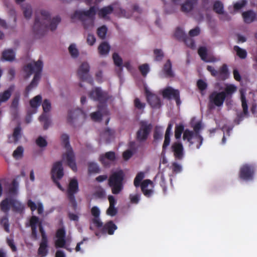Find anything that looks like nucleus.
Segmentation results:
<instances>
[{"mask_svg":"<svg viewBox=\"0 0 257 257\" xmlns=\"http://www.w3.org/2000/svg\"><path fill=\"white\" fill-rule=\"evenodd\" d=\"M183 139L184 141L187 140L189 143V146H191L195 143H197L195 140V135L193 131L186 129L184 131L183 134Z\"/></svg>","mask_w":257,"mask_h":257,"instance_id":"nucleus-31","label":"nucleus"},{"mask_svg":"<svg viewBox=\"0 0 257 257\" xmlns=\"http://www.w3.org/2000/svg\"><path fill=\"white\" fill-rule=\"evenodd\" d=\"M64 176L63 168L61 161H58L54 163L51 170V176L53 182L58 188L63 191L64 189L59 182Z\"/></svg>","mask_w":257,"mask_h":257,"instance_id":"nucleus-11","label":"nucleus"},{"mask_svg":"<svg viewBox=\"0 0 257 257\" xmlns=\"http://www.w3.org/2000/svg\"><path fill=\"white\" fill-rule=\"evenodd\" d=\"M124 177V172L121 170L114 172L109 176L108 185L112 194H118L123 190Z\"/></svg>","mask_w":257,"mask_h":257,"instance_id":"nucleus-4","label":"nucleus"},{"mask_svg":"<svg viewBox=\"0 0 257 257\" xmlns=\"http://www.w3.org/2000/svg\"><path fill=\"white\" fill-rule=\"evenodd\" d=\"M23 13L26 18L29 19L31 17L32 14V9L30 5H27L23 7Z\"/></svg>","mask_w":257,"mask_h":257,"instance_id":"nucleus-60","label":"nucleus"},{"mask_svg":"<svg viewBox=\"0 0 257 257\" xmlns=\"http://www.w3.org/2000/svg\"><path fill=\"white\" fill-rule=\"evenodd\" d=\"M198 53L201 59L204 62H214L217 60L215 57L208 55L207 49L205 47H200L198 49Z\"/></svg>","mask_w":257,"mask_h":257,"instance_id":"nucleus-21","label":"nucleus"},{"mask_svg":"<svg viewBox=\"0 0 257 257\" xmlns=\"http://www.w3.org/2000/svg\"><path fill=\"white\" fill-rule=\"evenodd\" d=\"M30 226L31 228V238L33 240H36L38 239L37 227L38 226L39 231L41 233L42 239L47 240V236L45 230L43 227L42 222L39 220L38 217L33 215L30 219Z\"/></svg>","mask_w":257,"mask_h":257,"instance_id":"nucleus-7","label":"nucleus"},{"mask_svg":"<svg viewBox=\"0 0 257 257\" xmlns=\"http://www.w3.org/2000/svg\"><path fill=\"white\" fill-rule=\"evenodd\" d=\"M184 131V125L182 123L176 124L175 127V137L176 139L179 140Z\"/></svg>","mask_w":257,"mask_h":257,"instance_id":"nucleus-47","label":"nucleus"},{"mask_svg":"<svg viewBox=\"0 0 257 257\" xmlns=\"http://www.w3.org/2000/svg\"><path fill=\"white\" fill-rule=\"evenodd\" d=\"M78 191L79 187L77 180L76 179H71L68 186L67 191V197L75 196V194H76Z\"/></svg>","mask_w":257,"mask_h":257,"instance_id":"nucleus-22","label":"nucleus"},{"mask_svg":"<svg viewBox=\"0 0 257 257\" xmlns=\"http://www.w3.org/2000/svg\"><path fill=\"white\" fill-rule=\"evenodd\" d=\"M48 239L41 240L38 253L42 257L45 256L48 253Z\"/></svg>","mask_w":257,"mask_h":257,"instance_id":"nucleus-37","label":"nucleus"},{"mask_svg":"<svg viewBox=\"0 0 257 257\" xmlns=\"http://www.w3.org/2000/svg\"><path fill=\"white\" fill-rule=\"evenodd\" d=\"M255 170V167L253 165L244 164L240 168L239 177L244 181L252 180Z\"/></svg>","mask_w":257,"mask_h":257,"instance_id":"nucleus-12","label":"nucleus"},{"mask_svg":"<svg viewBox=\"0 0 257 257\" xmlns=\"http://www.w3.org/2000/svg\"><path fill=\"white\" fill-rule=\"evenodd\" d=\"M30 226L31 228V238L33 240H36L38 239L37 227L38 226L39 231L41 233L42 239L47 240V236L45 230L43 227L42 222L39 220L38 217L33 215L30 219Z\"/></svg>","mask_w":257,"mask_h":257,"instance_id":"nucleus-8","label":"nucleus"},{"mask_svg":"<svg viewBox=\"0 0 257 257\" xmlns=\"http://www.w3.org/2000/svg\"><path fill=\"white\" fill-rule=\"evenodd\" d=\"M117 228V226L113 223L112 220H110L106 222L101 229V232L102 233H107L109 235H112L114 232Z\"/></svg>","mask_w":257,"mask_h":257,"instance_id":"nucleus-25","label":"nucleus"},{"mask_svg":"<svg viewBox=\"0 0 257 257\" xmlns=\"http://www.w3.org/2000/svg\"><path fill=\"white\" fill-rule=\"evenodd\" d=\"M233 50L236 52V55L241 59H245L247 57V52L245 49H242L236 45L233 47Z\"/></svg>","mask_w":257,"mask_h":257,"instance_id":"nucleus-48","label":"nucleus"},{"mask_svg":"<svg viewBox=\"0 0 257 257\" xmlns=\"http://www.w3.org/2000/svg\"><path fill=\"white\" fill-rule=\"evenodd\" d=\"M113 11L114 14L117 15L119 17L128 18L132 16L131 13L126 12L120 8L113 7L111 5L100 9L98 11V15L100 18H105L107 15L111 14Z\"/></svg>","mask_w":257,"mask_h":257,"instance_id":"nucleus-9","label":"nucleus"},{"mask_svg":"<svg viewBox=\"0 0 257 257\" xmlns=\"http://www.w3.org/2000/svg\"><path fill=\"white\" fill-rule=\"evenodd\" d=\"M241 106L243 109V113H240L238 115V117L240 119H241L243 117V115H248V106L247 104V100L246 99V97L245 95L243 93H241Z\"/></svg>","mask_w":257,"mask_h":257,"instance_id":"nucleus-38","label":"nucleus"},{"mask_svg":"<svg viewBox=\"0 0 257 257\" xmlns=\"http://www.w3.org/2000/svg\"><path fill=\"white\" fill-rule=\"evenodd\" d=\"M145 93L147 101L152 107L159 108L161 107V100L157 95L152 93L147 89H145Z\"/></svg>","mask_w":257,"mask_h":257,"instance_id":"nucleus-15","label":"nucleus"},{"mask_svg":"<svg viewBox=\"0 0 257 257\" xmlns=\"http://www.w3.org/2000/svg\"><path fill=\"white\" fill-rule=\"evenodd\" d=\"M115 160V153L112 151L107 152L99 157V161L105 167H109L110 165V162H113Z\"/></svg>","mask_w":257,"mask_h":257,"instance_id":"nucleus-18","label":"nucleus"},{"mask_svg":"<svg viewBox=\"0 0 257 257\" xmlns=\"http://www.w3.org/2000/svg\"><path fill=\"white\" fill-rule=\"evenodd\" d=\"M194 134L195 135V140L197 142L196 148L199 149L202 144L203 138L200 135L199 132L201 128V124L200 122H197L194 126Z\"/></svg>","mask_w":257,"mask_h":257,"instance_id":"nucleus-23","label":"nucleus"},{"mask_svg":"<svg viewBox=\"0 0 257 257\" xmlns=\"http://www.w3.org/2000/svg\"><path fill=\"white\" fill-rule=\"evenodd\" d=\"M162 95L164 98H166L169 99L172 98H174L178 106L181 103L180 93L177 89H174L171 87H168L163 90Z\"/></svg>","mask_w":257,"mask_h":257,"instance_id":"nucleus-14","label":"nucleus"},{"mask_svg":"<svg viewBox=\"0 0 257 257\" xmlns=\"http://www.w3.org/2000/svg\"><path fill=\"white\" fill-rule=\"evenodd\" d=\"M42 107L44 111L43 113H47L51 108V104L50 101L48 99H45L42 103Z\"/></svg>","mask_w":257,"mask_h":257,"instance_id":"nucleus-61","label":"nucleus"},{"mask_svg":"<svg viewBox=\"0 0 257 257\" xmlns=\"http://www.w3.org/2000/svg\"><path fill=\"white\" fill-rule=\"evenodd\" d=\"M198 1V0H186L181 5V11L186 13L192 11L195 6L197 4Z\"/></svg>","mask_w":257,"mask_h":257,"instance_id":"nucleus-26","label":"nucleus"},{"mask_svg":"<svg viewBox=\"0 0 257 257\" xmlns=\"http://www.w3.org/2000/svg\"><path fill=\"white\" fill-rule=\"evenodd\" d=\"M39 120L44 123L43 128L47 130L51 124V120L47 113H42L39 117Z\"/></svg>","mask_w":257,"mask_h":257,"instance_id":"nucleus-44","label":"nucleus"},{"mask_svg":"<svg viewBox=\"0 0 257 257\" xmlns=\"http://www.w3.org/2000/svg\"><path fill=\"white\" fill-rule=\"evenodd\" d=\"M247 4L246 0H241L236 2L233 5L234 10L238 11L244 7Z\"/></svg>","mask_w":257,"mask_h":257,"instance_id":"nucleus-63","label":"nucleus"},{"mask_svg":"<svg viewBox=\"0 0 257 257\" xmlns=\"http://www.w3.org/2000/svg\"><path fill=\"white\" fill-rule=\"evenodd\" d=\"M0 224L2 225L7 232H10V224L9 222L8 214H6L5 216L2 217L0 219Z\"/></svg>","mask_w":257,"mask_h":257,"instance_id":"nucleus-51","label":"nucleus"},{"mask_svg":"<svg viewBox=\"0 0 257 257\" xmlns=\"http://www.w3.org/2000/svg\"><path fill=\"white\" fill-rule=\"evenodd\" d=\"M155 181L159 182V184L163 189L164 193H166L167 187L166 182L163 174H158L155 178Z\"/></svg>","mask_w":257,"mask_h":257,"instance_id":"nucleus-43","label":"nucleus"},{"mask_svg":"<svg viewBox=\"0 0 257 257\" xmlns=\"http://www.w3.org/2000/svg\"><path fill=\"white\" fill-rule=\"evenodd\" d=\"M144 178V174L143 172H140L138 173L134 179V184L135 186L136 187H138L140 186H141V182Z\"/></svg>","mask_w":257,"mask_h":257,"instance_id":"nucleus-53","label":"nucleus"},{"mask_svg":"<svg viewBox=\"0 0 257 257\" xmlns=\"http://www.w3.org/2000/svg\"><path fill=\"white\" fill-rule=\"evenodd\" d=\"M213 9L218 14H223L224 13L223 5L220 1H216L214 2Z\"/></svg>","mask_w":257,"mask_h":257,"instance_id":"nucleus-49","label":"nucleus"},{"mask_svg":"<svg viewBox=\"0 0 257 257\" xmlns=\"http://www.w3.org/2000/svg\"><path fill=\"white\" fill-rule=\"evenodd\" d=\"M110 48L109 44L106 42H103L98 46V50L100 55H106L108 54Z\"/></svg>","mask_w":257,"mask_h":257,"instance_id":"nucleus-42","label":"nucleus"},{"mask_svg":"<svg viewBox=\"0 0 257 257\" xmlns=\"http://www.w3.org/2000/svg\"><path fill=\"white\" fill-rule=\"evenodd\" d=\"M13 198H6L0 203V209L6 214H8L10 209L12 208Z\"/></svg>","mask_w":257,"mask_h":257,"instance_id":"nucleus-28","label":"nucleus"},{"mask_svg":"<svg viewBox=\"0 0 257 257\" xmlns=\"http://www.w3.org/2000/svg\"><path fill=\"white\" fill-rule=\"evenodd\" d=\"M107 31V27L103 25L98 28L97 30V34L98 36L101 39L105 38L106 35Z\"/></svg>","mask_w":257,"mask_h":257,"instance_id":"nucleus-54","label":"nucleus"},{"mask_svg":"<svg viewBox=\"0 0 257 257\" xmlns=\"http://www.w3.org/2000/svg\"><path fill=\"white\" fill-rule=\"evenodd\" d=\"M27 205L32 212L37 209L39 214H41L44 211L43 205L41 202L38 203L37 205L34 202L30 199L28 200Z\"/></svg>","mask_w":257,"mask_h":257,"instance_id":"nucleus-32","label":"nucleus"},{"mask_svg":"<svg viewBox=\"0 0 257 257\" xmlns=\"http://www.w3.org/2000/svg\"><path fill=\"white\" fill-rule=\"evenodd\" d=\"M139 70L142 75L144 77H146L150 70L149 65L147 63L141 65L139 67Z\"/></svg>","mask_w":257,"mask_h":257,"instance_id":"nucleus-58","label":"nucleus"},{"mask_svg":"<svg viewBox=\"0 0 257 257\" xmlns=\"http://www.w3.org/2000/svg\"><path fill=\"white\" fill-rule=\"evenodd\" d=\"M223 92L213 91L209 96V104H213L216 106H222L225 100Z\"/></svg>","mask_w":257,"mask_h":257,"instance_id":"nucleus-13","label":"nucleus"},{"mask_svg":"<svg viewBox=\"0 0 257 257\" xmlns=\"http://www.w3.org/2000/svg\"><path fill=\"white\" fill-rule=\"evenodd\" d=\"M14 88V85H11L8 89L0 93V106L2 103L6 102L10 98Z\"/></svg>","mask_w":257,"mask_h":257,"instance_id":"nucleus-29","label":"nucleus"},{"mask_svg":"<svg viewBox=\"0 0 257 257\" xmlns=\"http://www.w3.org/2000/svg\"><path fill=\"white\" fill-rule=\"evenodd\" d=\"M173 123L172 122H170L168 123V126L167 127L165 134V139L162 146V154H165L166 153V151L170 145V136L172 134V129L173 127Z\"/></svg>","mask_w":257,"mask_h":257,"instance_id":"nucleus-20","label":"nucleus"},{"mask_svg":"<svg viewBox=\"0 0 257 257\" xmlns=\"http://www.w3.org/2000/svg\"><path fill=\"white\" fill-rule=\"evenodd\" d=\"M171 149L176 159L181 160L184 157V148L180 142H176L172 144Z\"/></svg>","mask_w":257,"mask_h":257,"instance_id":"nucleus-17","label":"nucleus"},{"mask_svg":"<svg viewBox=\"0 0 257 257\" xmlns=\"http://www.w3.org/2000/svg\"><path fill=\"white\" fill-rule=\"evenodd\" d=\"M15 54L11 49L5 50L2 53V58L8 61H12L15 59Z\"/></svg>","mask_w":257,"mask_h":257,"instance_id":"nucleus-40","label":"nucleus"},{"mask_svg":"<svg viewBox=\"0 0 257 257\" xmlns=\"http://www.w3.org/2000/svg\"><path fill=\"white\" fill-rule=\"evenodd\" d=\"M236 90V87L233 85L230 84L227 85L224 89V91H221V92H223L224 96H225V99L229 96L231 97L233 93H234Z\"/></svg>","mask_w":257,"mask_h":257,"instance_id":"nucleus-45","label":"nucleus"},{"mask_svg":"<svg viewBox=\"0 0 257 257\" xmlns=\"http://www.w3.org/2000/svg\"><path fill=\"white\" fill-rule=\"evenodd\" d=\"M61 21V18L57 16L52 20L50 13L45 10L37 12L33 31L37 38H40L44 35L48 30L52 31L55 30Z\"/></svg>","mask_w":257,"mask_h":257,"instance_id":"nucleus-1","label":"nucleus"},{"mask_svg":"<svg viewBox=\"0 0 257 257\" xmlns=\"http://www.w3.org/2000/svg\"><path fill=\"white\" fill-rule=\"evenodd\" d=\"M88 170L89 174L98 173L100 172V169L98 165L94 162H90L88 164Z\"/></svg>","mask_w":257,"mask_h":257,"instance_id":"nucleus-52","label":"nucleus"},{"mask_svg":"<svg viewBox=\"0 0 257 257\" xmlns=\"http://www.w3.org/2000/svg\"><path fill=\"white\" fill-rule=\"evenodd\" d=\"M89 97L94 101L99 102L102 107H106V103L110 98L108 93L103 91L100 87L91 90L88 94Z\"/></svg>","mask_w":257,"mask_h":257,"instance_id":"nucleus-10","label":"nucleus"},{"mask_svg":"<svg viewBox=\"0 0 257 257\" xmlns=\"http://www.w3.org/2000/svg\"><path fill=\"white\" fill-rule=\"evenodd\" d=\"M216 78L219 80H225L229 76V72L226 64H223L218 70H217Z\"/></svg>","mask_w":257,"mask_h":257,"instance_id":"nucleus-30","label":"nucleus"},{"mask_svg":"<svg viewBox=\"0 0 257 257\" xmlns=\"http://www.w3.org/2000/svg\"><path fill=\"white\" fill-rule=\"evenodd\" d=\"M12 209L13 211L21 213L24 211L25 206L18 200L13 199Z\"/></svg>","mask_w":257,"mask_h":257,"instance_id":"nucleus-39","label":"nucleus"},{"mask_svg":"<svg viewBox=\"0 0 257 257\" xmlns=\"http://www.w3.org/2000/svg\"><path fill=\"white\" fill-rule=\"evenodd\" d=\"M97 9V7L92 6L87 11H75L71 18L72 20L77 18L82 21L84 28L86 30L92 28L94 26Z\"/></svg>","mask_w":257,"mask_h":257,"instance_id":"nucleus-3","label":"nucleus"},{"mask_svg":"<svg viewBox=\"0 0 257 257\" xmlns=\"http://www.w3.org/2000/svg\"><path fill=\"white\" fill-rule=\"evenodd\" d=\"M22 137V128L20 124L17 126L14 130L12 136L9 137V143L16 144Z\"/></svg>","mask_w":257,"mask_h":257,"instance_id":"nucleus-27","label":"nucleus"},{"mask_svg":"<svg viewBox=\"0 0 257 257\" xmlns=\"http://www.w3.org/2000/svg\"><path fill=\"white\" fill-rule=\"evenodd\" d=\"M186 35L183 30L180 28H177L174 33L175 37L179 40L183 41Z\"/></svg>","mask_w":257,"mask_h":257,"instance_id":"nucleus-55","label":"nucleus"},{"mask_svg":"<svg viewBox=\"0 0 257 257\" xmlns=\"http://www.w3.org/2000/svg\"><path fill=\"white\" fill-rule=\"evenodd\" d=\"M97 107L98 110L96 112H92L90 114L91 118L94 121H99L101 119V112L106 111V112H108V111L106 110V106L102 107L101 104H98Z\"/></svg>","mask_w":257,"mask_h":257,"instance_id":"nucleus-34","label":"nucleus"},{"mask_svg":"<svg viewBox=\"0 0 257 257\" xmlns=\"http://www.w3.org/2000/svg\"><path fill=\"white\" fill-rule=\"evenodd\" d=\"M242 16L245 23L248 24L254 21L256 16L255 13L252 10H248L243 12Z\"/></svg>","mask_w":257,"mask_h":257,"instance_id":"nucleus-36","label":"nucleus"},{"mask_svg":"<svg viewBox=\"0 0 257 257\" xmlns=\"http://www.w3.org/2000/svg\"><path fill=\"white\" fill-rule=\"evenodd\" d=\"M83 111L79 108L69 110L68 113L67 121L70 124H72L74 121L77 119L80 115H84Z\"/></svg>","mask_w":257,"mask_h":257,"instance_id":"nucleus-24","label":"nucleus"},{"mask_svg":"<svg viewBox=\"0 0 257 257\" xmlns=\"http://www.w3.org/2000/svg\"><path fill=\"white\" fill-rule=\"evenodd\" d=\"M89 69V65L87 62H83L81 64L77 71V75L81 80L85 81L87 80Z\"/></svg>","mask_w":257,"mask_h":257,"instance_id":"nucleus-19","label":"nucleus"},{"mask_svg":"<svg viewBox=\"0 0 257 257\" xmlns=\"http://www.w3.org/2000/svg\"><path fill=\"white\" fill-rule=\"evenodd\" d=\"M68 50L71 56L73 58H77L78 57L79 52L75 44H71L69 47Z\"/></svg>","mask_w":257,"mask_h":257,"instance_id":"nucleus-56","label":"nucleus"},{"mask_svg":"<svg viewBox=\"0 0 257 257\" xmlns=\"http://www.w3.org/2000/svg\"><path fill=\"white\" fill-rule=\"evenodd\" d=\"M155 55V60L156 61H161L164 57V53L161 49H155L154 50Z\"/></svg>","mask_w":257,"mask_h":257,"instance_id":"nucleus-59","label":"nucleus"},{"mask_svg":"<svg viewBox=\"0 0 257 257\" xmlns=\"http://www.w3.org/2000/svg\"><path fill=\"white\" fill-rule=\"evenodd\" d=\"M19 99H20V96L19 95H16L12 102V103L11 104L10 107L12 110H13L14 112V115L16 116L18 108L19 106Z\"/></svg>","mask_w":257,"mask_h":257,"instance_id":"nucleus-50","label":"nucleus"},{"mask_svg":"<svg viewBox=\"0 0 257 257\" xmlns=\"http://www.w3.org/2000/svg\"><path fill=\"white\" fill-rule=\"evenodd\" d=\"M64 147L67 152L63 155V159H66L68 166L74 172L77 170L75 160V156L72 149L69 143V137L66 134H63L61 137Z\"/></svg>","mask_w":257,"mask_h":257,"instance_id":"nucleus-5","label":"nucleus"},{"mask_svg":"<svg viewBox=\"0 0 257 257\" xmlns=\"http://www.w3.org/2000/svg\"><path fill=\"white\" fill-rule=\"evenodd\" d=\"M24 149L22 146H19L13 152V157L18 159L23 156Z\"/></svg>","mask_w":257,"mask_h":257,"instance_id":"nucleus-57","label":"nucleus"},{"mask_svg":"<svg viewBox=\"0 0 257 257\" xmlns=\"http://www.w3.org/2000/svg\"><path fill=\"white\" fill-rule=\"evenodd\" d=\"M43 65V62L39 60L37 62H34L33 64L29 63L24 67L23 70L26 73L25 77L26 79L28 78L33 73H35L33 80L26 88L25 92L27 95L34 87L37 86L41 78Z\"/></svg>","mask_w":257,"mask_h":257,"instance_id":"nucleus-2","label":"nucleus"},{"mask_svg":"<svg viewBox=\"0 0 257 257\" xmlns=\"http://www.w3.org/2000/svg\"><path fill=\"white\" fill-rule=\"evenodd\" d=\"M139 128L136 132V140L139 143L146 142L152 131L153 126L146 120H141L139 122Z\"/></svg>","mask_w":257,"mask_h":257,"instance_id":"nucleus-6","label":"nucleus"},{"mask_svg":"<svg viewBox=\"0 0 257 257\" xmlns=\"http://www.w3.org/2000/svg\"><path fill=\"white\" fill-rule=\"evenodd\" d=\"M183 41L188 47L191 48H193L195 46L194 41L187 35L186 36Z\"/></svg>","mask_w":257,"mask_h":257,"instance_id":"nucleus-64","label":"nucleus"},{"mask_svg":"<svg viewBox=\"0 0 257 257\" xmlns=\"http://www.w3.org/2000/svg\"><path fill=\"white\" fill-rule=\"evenodd\" d=\"M66 231L64 227L57 229L56 232V237L57 239L55 241V244L56 247H65L66 244Z\"/></svg>","mask_w":257,"mask_h":257,"instance_id":"nucleus-16","label":"nucleus"},{"mask_svg":"<svg viewBox=\"0 0 257 257\" xmlns=\"http://www.w3.org/2000/svg\"><path fill=\"white\" fill-rule=\"evenodd\" d=\"M112 59L114 64L115 66L119 67V72L118 75L120 76L122 71V59L117 53H114L112 55Z\"/></svg>","mask_w":257,"mask_h":257,"instance_id":"nucleus-41","label":"nucleus"},{"mask_svg":"<svg viewBox=\"0 0 257 257\" xmlns=\"http://www.w3.org/2000/svg\"><path fill=\"white\" fill-rule=\"evenodd\" d=\"M36 143L37 146L40 148L45 147L47 146V142L42 136H39L36 140Z\"/></svg>","mask_w":257,"mask_h":257,"instance_id":"nucleus-62","label":"nucleus"},{"mask_svg":"<svg viewBox=\"0 0 257 257\" xmlns=\"http://www.w3.org/2000/svg\"><path fill=\"white\" fill-rule=\"evenodd\" d=\"M41 102L42 97L40 95H38L30 100V105L32 108L37 109L38 107L40 105Z\"/></svg>","mask_w":257,"mask_h":257,"instance_id":"nucleus-46","label":"nucleus"},{"mask_svg":"<svg viewBox=\"0 0 257 257\" xmlns=\"http://www.w3.org/2000/svg\"><path fill=\"white\" fill-rule=\"evenodd\" d=\"M172 66L170 60L168 59L164 65L163 71L166 77L172 78L175 75L172 69Z\"/></svg>","mask_w":257,"mask_h":257,"instance_id":"nucleus-35","label":"nucleus"},{"mask_svg":"<svg viewBox=\"0 0 257 257\" xmlns=\"http://www.w3.org/2000/svg\"><path fill=\"white\" fill-rule=\"evenodd\" d=\"M153 183L149 179H146L143 181L141 184V190L145 196L147 197H150L153 193V191L151 189H148L147 188L150 184Z\"/></svg>","mask_w":257,"mask_h":257,"instance_id":"nucleus-33","label":"nucleus"}]
</instances>
